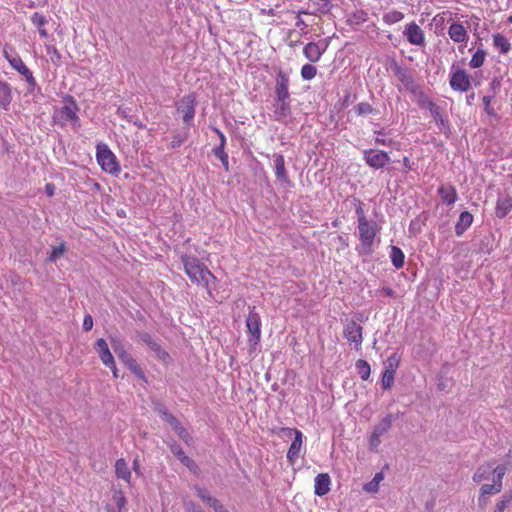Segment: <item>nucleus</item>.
<instances>
[{
    "mask_svg": "<svg viewBox=\"0 0 512 512\" xmlns=\"http://www.w3.org/2000/svg\"><path fill=\"white\" fill-rule=\"evenodd\" d=\"M492 474V462H487L480 465L475 473L473 474V481L476 483H480L484 480H488L490 475Z\"/></svg>",
    "mask_w": 512,
    "mask_h": 512,
    "instance_id": "obj_25",
    "label": "nucleus"
},
{
    "mask_svg": "<svg viewBox=\"0 0 512 512\" xmlns=\"http://www.w3.org/2000/svg\"><path fill=\"white\" fill-rule=\"evenodd\" d=\"M330 490V477L326 473L318 474L315 478V494L326 495Z\"/></svg>",
    "mask_w": 512,
    "mask_h": 512,
    "instance_id": "obj_20",
    "label": "nucleus"
},
{
    "mask_svg": "<svg viewBox=\"0 0 512 512\" xmlns=\"http://www.w3.org/2000/svg\"><path fill=\"white\" fill-rule=\"evenodd\" d=\"M176 110L182 114L185 124L190 125L195 114V99L191 95L184 96L178 103Z\"/></svg>",
    "mask_w": 512,
    "mask_h": 512,
    "instance_id": "obj_6",
    "label": "nucleus"
},
{
    "mask_svg": "<svg viewBox=\"0 0 512 512\" xmlns=\"http://www.w3.org/2000/svg\"><path fill=\"white\" fill-rule=\"evenodd\" d=\"M355 110L358 115H367L373 111V108L369 103L361 102L356 106Z\"/></svg>",
    "mask_w": 512,
    "mask_h": 512,
    "instance_id": "obj_42",
    "label": "nucleus"
},
{
    "mask_svg": "<svg viewBox=\"0 0 512 512\" xmlns=\"http://www.w3.org/2000/svg\"><path fill=\"white\" fill-rule=\"evenodd\" d=\"M93 327V318L91 315H86L83 320V329L90 331Z\"/></svg>",
    "mask_w": 512,
    "mask_h": 512,
    "instance_id": "obj_53",
    "label": "nucleus"
},
{
    "mask_svg": "<svg viewBox=\"0 0 512 512\" xmlns=\"http://www.w3.org/2000/svg\"><path fill=\"white\" fill-rule=\"evenodd\" d=\"M512 467L511 463H506L503 465H498L495 468L492 467V473L494 474L493 479L499 483L502 484V479L506 472L510 470Z\"/></svg>",
    "mask_w": 512,
    "mask_h": 512,
    "instance_id": "obj_34",
    "label": "nucleus"
},
{
    "mask_svg": "<svg viewBox=\"0 0 512 512\" xmlns=\"http://www.w3.org/2000/svg\"><path fill=\"white\" fill-rule=\"evenodd\" d=\"M359 239L362 245V253L369 255L372 252V246L377 234L376 223L369 222L367 218H362L358 223Z\"/></svg>",
    "mask_w": 512,
    "mask_h": 512,
    "instance_id": "obj_3",
    "label": "nucleus"
},
{
    "mask_svg": "<svg viewBox=\"0 0 512 512\" xmlns=\"http://www.w3.org/2000/svg\"><path fill=\"white\" fill-rule=\"evenodd\" d=\"M384 479L382 472L375 474L374 478L363 486V490L368 493H376L379 489L380 482Z\"/></svg>",
    "mask_w": 512,
    "mask_h": 512,
    "instance_id": "obj_32",
    "label": "nucleus"
},
{
    "mask_svg": "<svg viewBox=\"0 0 512 512\" xmlns=\"http://www.w3.org/2000/svg\"><path fill=\"white\" fill-rule=\"evenodd\" d=\"M438 193L444 203L448 205L454 204L457 200V192L452 185H442L438 188Z\"/></svg>",
    "mask_w": 512,
    "mask_h": 512,
    "instance_id": "obj_24",
    "label": "nucleus"
},
{
    "mask_svg": "<svg viewBox=\"0 0 512 512\" xmlns=\"http://www.w3.org/2000/svg\"><path fill=\"white\" fill-rule=\"evenodd\" d=\"M403 34L406 36L409 43L417 46H423L425 44V36L423 30L415 23H409Z\"/></svg>",
    "mask_w": 512,
    "mask_h": 512,
    "instance_id": "obj_12",
    "label": "nucleus"
},
{
    "mask_svg": "<svg viewBox=\"0 0 512 512\" xmlns=\"http://www.w3.org/2000/svg\"><path fill=\"white\" fill-rule=\"evenodd\" d=\"M159 413L163 420H165L167 423H169L172 428L178 427V424L180 423L178 419L171 414L166 408H160Z\"/></svg>",
    "mask_w": 512,
    "mask_h": 512,
    "instance_id": "obj_36",
    "label": "nucleus"
},
{
    "mask_svg": "<svg viewBox=\"0 0 512 512\" xmlns=\"http://www.w3.org/2000/svg\"><path fill=\"white\" fill-rule=\"evenodd\" d=\"M187 133L179 134L173 137V140L171 142L172 148H178L181 146V144L186 140Z\"/></svg>",
    "mask_w": 512,
    "mask_h": 512,
    "instance_id": "obj_49",
    "label": "nucleus"
},
{
    "mask_svg": "<svg viewBox=\"0 0 512 512\" xmlns=\"http://www.w3.org/2000/svg\"><path fill=\"white\" fill-rule=\"evenodd\" d=\"M6 58L9 61L10 65L16 69L22 76L25 77L28 84L34 88L36 86V80L33 77L32 72L28 69V67L23 63L19 56L10 57L6 54Z\"/></svg>",
    "mask_w": 512,
    "mask_h": 512,
    "instance_id": "obj_14",
    "label": "nucleus"
},
{
    "mask_svg": "<svg viewBox=\"0 0 512 512\" xmlns=\"http://www.w3.org/2000/svg\"><path fill=\"white\" fill-rule=\"evenodd\" d=\"M170 449H171V452L179 459V461L182 460V457L186 456V454L184 453L181 446L179 444H177L176 442H173L170 445Z\"/></svg>",
    "mask_w": 512,
    "mask_h": 512,
    "instance_id": "obj_47",
    "label": "nucleus"
},
{
    "mask_svg": "<svg viewBox=\"0 0 512 512\" xmlns=\"http://www.w3.org/2000/svg\"><path fill=\"white\" fill-rule=\"evenodd\" d=\"M473 215L464 211L460 214L459 219L455 225V233L457 236H461L472 224Z\"/></svg>",
    "mask_w": 512,
    "mask_h": 512,
    "instance_id": "obj_22",
    "label": "nucleus"
},
{
    "mask_svg": "<svg viewBox=\"0 0 512 512\" xmlns=\"http://www.w3.org/2000/svg\"><path fill=\"white\" fill-rule=\"evenodd\" d=\"M498 87H500V81L498 79H493V81L491 82V88L496 89Z\"/></svg>",
    "mask_w": 512,
    "mask_h": 512,
    "instance_id": "obj_64",
    "label": "nucleus"
},
{
    "mask_svg": "<svg viewBox=\"0 0 512 512\" xmlns=\"http://www.w3.org/2000/svg\"><path fill=\"white\" fill-rule=\"evenodd\" d=\"M429 110L434 119H439L441 117L440 107L432 102H429Z\"/></svg>",
    "mask_w": 512,
    "mask_h": 512,
    "instance_id": "obj_52",
    "label": "nucleus"
},
{
    "mask_svg": "<svg viewBox=\"0 0 512 512\" xmlns=\"http://www.w3.org/2000/svg\"><path fill=\"white\" fill-rule=\"evenodd\" d=\"M182 263L184 265L186 274L193 282L208 287L209 279H214V276L207 269V267L202 264L196 257L182 256Z\"/></svg>",
    "mask_w": 512,
    "mask_h": 512,
    "instance_id": "obj_1",
    "label": "nucleus"
},
{
    "mask_svg": "<svg viewBox=\"0 0 512 512\" xmlns=\"http://www.w3.org/2000/svg\"><path fill=\"white\" fill-rule=\"evenodd\" d=\"M115 472L118 478H121L128 483L130 482L131 472L124 459L121 458L116 461Z\"/></svg>",
    "mask_w": 512,
    "mask_h": 512,
    "instance_id": "obj_28",
    "label": "nucleus"
},
{
    "mask_svg": "<svg viewBox=\"0 0 512 512\" xmlns=\"http://www.w3.org/2000/svg\"><path fill=\"white\" fill-rule=\"evenodd\" d=\"M395 371L396 367H394L392 362H389V365L386 367L382 375L381 385L383 389L387 390L392 387Z\"/></svg>",
    "mask_w": 512,
    "mask_h": 512,
    "instance_id": "obj_29",
    "label": "nucleus"
},
{
    "mask_svg": "<svg viewBox=\"0 0 512 512\" xmlns=\"http://www.w3.org/2000/svg\"><path fill=\"white\" fill-rule=\"evenodd\" d=\"M356 214L358 216V223H360V221L362 220V218H366L365 217V214H364V210L362 208V204L359 203V205L357 206L356 208Z\"/></svg>",
    "mask_w": 512,
    "mask_h": 512,
    "instance_id": "obj_60",
    "label": "nucleus"
},
{
    "mask_svg": "<svg viewBox=\"0 0 512 512\" xmlns=\"http://www.w3.org/2000/svg\"><path fill=\"white\" fill-rule=\"evenodd\" d=\"M450 85L454 90L465 92L469 90L471 86L470 76L465 70L458 69L452 74L450 78Z\"/></svg>",
    "mask_w": 512,
    "mask_h": 512,
    "instance_id": "obj_10",
    "label": "nucleus"
},
{
    "mask_svg": "<svg viewBox=\"0 0 512 512\" xmlns=\"http://www.w3.org/2000/svg\"><path fill=\"white\" fill-rule=\"evenodd\" d=\"M328 44L321 42H310L303 48V54L307 60L312 63L318 62L322 54L326 51Z\"/></svg>",
    "mask_w": 512,
    "mask_h": 512,
    "instance_id": "obj_11",
    "label": "nucleus"
},
{
    "mask_svg": "<svg viewBox=\"0 0 512 512\" xmlns=\"http://www.w3.org/2000/svg\"><path fill=\"white\" fill-rule=\"evenodd\" d=\"M183 465H185L191 472L197 473L199 470V467L194 462V460L187 455L185 457H182V460L180 461Z\"/></svg>",
    "mask_w": 512,
    "mask_h": 512,
    "instance_id": "obj_43",
    "label": "nucleus"
},
{
    "mask_svg": "<svg viewBox=\"0 0 512 512\" xmlns=\"http://www.w3.org/2000/svg\"><path fill=\"white\" fill-rule=\"evenodd\" d=\"M112 348L117 357L140 379H144V372L136 360L125 350L122 341L117 337H110Z\"/></svg>",
    "mask_w": 512,
    "mask_h": 512,
    "instance_id": "obj_2",
    "label": "nucleus"
},
{
    "mask_svg": "<svg viewBox=\"0 0 512 512\" xmlns=\"http://www.w3.org/2000/svg\"><path fill=\"white\" fill-rule=\"evenodd\" d=\"M275 119L286 122L291 114L290 100H274Z\"/></svg>",
    "mask_w": 512,
    "mask_h": 512,
    "instance_id": "obj_16",
    "label": "nucleus"
},
{
    "mask_svg": "<svg viewBox=\"0 0 512 512\" xmlns=\"http://www.w3.org/2000/svg\"><path fill=\"white\" fill-rule=\"evenodd\" d=\"M491 99H492V96L486 95L483 97L482 100H483V104H484V110L489 116L497 117V113L490 105Z\"/></svg>",
    "mask_w": 512,
    "mask_h": 512,
    "instance_id": "obj_44",
    "label": "nucleus"
},
{
    "mask_svg": "<svg viewBox=\"0 0 512 512\" xmlns=\"http://www.w3.org/2000/svg\"><path fill=\"white\" fill-rule=\"evenodd\" d=\"M302 446V432L296 431V437H294L289 450L287 452V458L289 462L294 463L299 458L300 449Z\"/></svg>",
    "mask_w": 512,
    "mask_h": 512,
    "instance_id": "obj_21",
    "label": "nucleus"
},
{
    "mask_svg": "<svg viewBox=\"0 0 512 512\" xmlns=\"http://www.w3.org/2000/svg\"><path fill=\"white\" fill-rule=\"evenodd\" d=\"M186 510L188 512H196L197 510H202V508L200 506H197L192 501H190L186 503Z\"/></svg>",
    "mask_w": 512,
    "mask_h": 512,
    "instance_id": "obj_58",
    "label": "nucleus"
},
{
    "mask_svg": "<svg viewBox=\"0 0 512 512\" xmlns=\"http://www.w3.org/2000/svg\"><path fill=\"white\" fill-rule=\"evenodd\" d=\"M512 209V199L509 196L499 197L496 205V215L504 218Z\"/></svg>",
    "mask_w": 512,
    "mask_h": 512,
    "instance_id": "obj_27",
    "label": "nucleus"
},
{
    "mask_svg": "<svg viewBox=\"0 0 512 512\" xmlns=\"http://www.w3.org/2000/svg\"><path fill=\"white\" fill-rule=\"evenodd\" d=\"M214 131L219 135V138H220V144L218 147L224 148L225 141H226L224 134L221 131H219L217 128H214Z\"/></svg>",
    "mask_w": 512,
    "mask_h": 512,
    "instance_id": "obj_61",
    "label": "nucleus"
},
{
    "mask_svg": "<svg viewBox=\"0 0 512 512\" xmlns=\"http://www.w3.org/2000/svg\"><path fill=\"white\" fill-rule=\"evenodd\" d=\"M486 57V51L478 49L472 56L469 65L471 68H479L483 65Z\"/></svg>",
    "mask_w": 512,
    "mask_h": 512,
    "instance_id": "obj_35",
    "label": "nucleus"
},
{
    "mask_svg": "<svg viewBox=\"0 0 512 512\" xmlns=\"http://www.w3.org/2000/svg\"><path fill=\"white\" fill-rule=\"evenodd\" d=\"M302 14H309V12L307 11H304V10H299L298 13H297V20H296V23H295V26L300 28L302 33H306L305 32V29L307 27V24L305 23V21L300 17V15Z\"/></svg>",
    "mask_w": 512,
    "mask_h": 512,
    "instance_id": "obj_48",
    "label": "nucleus"
},
{
    "mask_svg": "<svg viewBox=\"0 0 512 512\" xmlns=\"http://www.w3.org/2000/svg\"><path fill=\"white\" fill-rule=\"evenodd\" d=\"M195 490H196V493L198 495L199 498H201V500H203L204 502H206V500L209 498V493L206 489L204 488H201V487H195Z\"/></svg>",
    "mask_w": 512,
    "mask_h": 512,
    "instance_id": "obj_54",
    "label": "nucleus"
},
{
    "mask_svg": "<svg viewBox=\"0 0 512 512\" xmlns=\"http://www.w3.org/2000/svg\"><path fill=\"white\" fill-rule=\"evenodd\" d=\"M95 350L106 367L114 368V357L110 352L107 342L103 338L96 341Z\"/></svg>",
    "mask_w": 512,
    "mask_h": 512,
    "instance_id": "obj_15",
    "label": "nucleus"
},
{
    "mask_svg": "<svg viewBox=\"0 0 512 512\" xmlns=\"http://www.w3.org/2000/svg\"><path fill=\"white\" fill-rule=\"evenodd\" d=\"M317 69L312 64H305L301 68V77L304 80H311L316 76Z\"/></svg>",
    "mask_w": 512,
    "mask_h": 512,
    "instance_id": "obj_37",
    "label": "nucleus"
},
{
    "mask_svg": "<svg viewBox=\"0 0 512 512\" xmlns=\"http://www.w3.org/2000/svg\"><path fill=\"white\" fill-rule=\"evenodd\" d=\"M502 487L503 485L497 483L494 479L493 484L482 485V487L480 488V496L478 499L479 505L482 507L485 506L487 504L485 496L499 493L502 490Z\"/></svg>",
    "mask_w": 512,
    "mask_h": 512,
    "instance_id": "obj_18",
    "label": "nucleus"
},
{
    "mask_svg": "<svg viewBox=\"0 0 512 512\" xmlns=\"http://www.w3.org/2000/svg\"><path fill=\"white\" fill-rule=\"evenodd\" d=\"M97 161L105 172L116 174L120 171L115 155L106 145L97 146Z\"/></svg>",
    "mask_w": 512,
    "mask_h": 512,
    "instance_id": "obj_4",
    "label": "nucleus"
},
{
    "mask_svg": "<svg viewBox=\"0 0 512 512\" xmlns=\"http://www.w3.org/2000/svg\"><path fill=\"white\" fill-rule=\"evenodd\" d=\"M216 512H220L222 511V509L224 508V506L220 503V501L218 499H215L214 501H212V504L210 505Z\"/></svg>",
    "mask_w": 512,
    "mask_h": 512,
    "instance_id": "obj_59",
    "label": "nucleus"
},
{
    "mask_svg": "<svg viewBox=\"0 0 512 512\" xmlns=\"http://www.w3.org/2000/svg\"><path fill=\"white\" fill-rule=\"evenodd\" d=\"M139 338L141 342L153 350L160 359H165L168 356V354L162 349L161 345L158 344L149 333L142 332L139 334Z\"/></svg>",
    "mask_w": 512,
    "mask_h": 512,
    "instance_id": "obj_17",
    "label": "nucleus"
},
{
    "mask_svg": "<svg viewBox=\"0 0 512 512\" xmlns=\"http://www.w3.org/2000/svg\"><path fill=\"white\" fill-rule=\"evenodd\" d=\"M10 96V87L7 83L0 81V99H8Z\"/></svg>",
    "mask_w": 512,
    "mask_h": 512,
    "instance_id": "obj_51",
    "label": "nucleus"
},
{
    "mask_svg": "<svg viewBox=\"0 0 512 512\" xmlns=\"http://www.w3.org/2000/svg\"><path fill=\"white\" fill-rule=\"evenodd\" d=\"M288 86L289 78L287 74L282 69H279L276 77L275 100H290Z\"/></svg>",
    "mask_w": 512,
    "mask_h": 512,
    "instance_id": "obj_9",
    "label": "nucleus"
},
{
    "mask_svg": "<svg viewBox=\"0 0 512 512\" xmlns=\"http://www.w3.org/2000/svg\"><path fill=\"white\" fill-rule=\"evenodd\" d=\"M174 430L176 431L178 436L186 443H188L189 440L191 439V436L188 433V431L180 423L178 424V427L174 428Z\"/></svg>",
    "mask_w": 512,
    "mask_h": 512,
    "instance_id": "obj_46",
    "label": "nucleus"
},
{
    "mask_svg": "<svg viewBox=\"0 0 512 512\" xmlns=\"http://www.w3.org/2000/svg\"><path fill=\"white\" fill-rule=\"evenodd\" d=\"M213 152H214V155L222 162L225 170L228 171L229 170L228 155L224 151V148L215 147Z\"/></svg>",
    "mask_w": 512,
    "mask_h": 512,
    "instance_id": "obj_39",
    "label": "nucleus"
},
{
    "mask_svg": "<svg viewBox=\"0 0 512 512\" xmlns=\"http://www.w3.org/2000/svg\"><path fill=\"white\" fill-rule=\"evenodd\" d=\"M393 71L395 72L396 76L403 84V86L409 92L413 94H416L418 92L419 86L415 83L414 77L408 69L402 68L401 66L395 64Z\"/></svg>",
    "mask_w": 512,
    "mask_h": 512,
    "instance_id": "obj_8",
    "label": "nucleus"
},
{
    "mask_svg": "<svg viewBox=\"0 0 512 512\" xmlns=\"http://www.w3.org/2000/svg\"><path fill=\"white\" fill-rule=\"evenodd\" d=\"M448 35L457 43L464 42L468 38L467 30L461 23H452L448 29Z\"/></svg>",
    "mask_w": 512,
    "mask_h": 512,
    "instance_id": "obj_19",
    "label": "nucleus"
},
{
    "mask_svg": "<svg viewBox=\"0 0 512 512\" xmlns=\"http://www.w3.org/2000/svg\"><path fill=\"white\" fill-rule=\"evenodd\" d=\"M32 23L38 27V29L43 28V26L47 23L46 18L38 12H35L31 17Z\"/></svg>",
    "mask_w": 512,
    "mask_h": 512,
    "instance_id": "obj_45",
    "label": "nucleus"
},
{
    "mask_svg": "<svg viewBox=\"0 0 512 512\" xmlns=\"http://www.w3.org/2000/svg\"><path fill=\"white\" fill-rule=\"evenodd\" d=\"M126 503V499L125 497L121 496L118 500H117V506L121 509Z\"/></svg>",
    "mask_w": 512,
    "mask_h": 512,
    "instance_id": "obj_63",
    "label": "nucleus"
},
{
    "mask_svg": "<svg viewBox=\"0 0 512 512\" xmlns=\"http://www.w3.org/2000/svg\"><path fill=\"white\" fill-rule=\"evenodd\" d=\"M496 506L500 509H502L503 511H505V509H507L508 507H511L512 506V490L505 493L501 500H499L496 504Z\"/></svg>",
    "mask_w": 512,
    "mask_h": 512,
    "instance_id": "obj_41",
    "label": "nucleus"
},
{
    "mask_svg": "<svg viewBox=\"0 0 512 512\" xmlns=\"http://www.w3.org/2000/svg\"><path fill=\"white\" fill-rule=\"evenodd\" d=\"M493 43L494 45L499 48L500 52L502 54H506L510 51L511 45L507 38L502 34H496L493 36Z\"/></svg>",
    "mask_w": 512,
    "mask_h": 512,
    "instance_id": "obj_30",
    "label": "nucleus"
},
{
    "mask_svg": "<svg viewBox=\"0 0 512 512\" xmlns=\"http://www.w3.org/2000/svg\"><path fill=\"white\" fill-rule=\"evenodd\" d=\"M364 156L367 164L375 169L383 168L390 161L388 154L383 151H365Z\"/></svg>",
    "mask_w": 512,
    "mask_h": 512,
    "instance_id": "obj_13",
    "label": "nucleus"
},
{
    "mask_svg": "<svg viewBox=\"0 0 512 512\" xmlns=\"http://www.w3.org/2000/svg\"><path fill=\"white\" fill-rule=\"evenodd\" d=\"M403 13L399 11H391L383 16V21L387 24H394L403 19Z\"/></svg>",
    "mask_w": 512,
    "mask_h": 512,
    "instance_id": "obj_38",
    "label": "nucleus"
},
{
    "mask_svg": "<svg viewBox=\"0 0 512 512\" xmlns=\"http://www.w3.org/2000/svg\"><path fill=\"white\" fill-rule=\"evenodd\" d=\"M65 252V244L61 243L59 246L53 247L49 257L48 261L50 262H56L61 256H63Z\"/></svg>",
    "mask_w": 512,
    "mask_h": 512,
    "instance_id": "obj_40",
    "label": "nucleus"
},
{
    "mask_svg": "<svg viewBox=\"0 0 512 512\" xmlns=\"http://www.w3.org/2000/svg\"><path fill=\"white\" fill-rule=\"evenodd\" d=\"M362 326H360L356 321L350 319L346 320L345 328L343 335L347 339L348 342L354 343L355 348L358 350L362 344Z\"/></svg>",
    "mask_w": 512,
    "mask_h": 512,
    "instance_id": "obj_5",
    "label": "nucleus"
},
{
    "mask_svg": "<svg viewBox=\"0 0 512 512\" xmlns=\"http://www.w3.org/2000/svg\"><path fill=\"white\" fill-rule=\"evenodd\" d=\"M62 113L64 114L66 120L73 121V120H77L78 119L75 111L71 107H69V106H65L63 108V112Z\"/></svg>",
    "mask_w": 512,
    "mask_h": 512,
    "instance_id": "obj_50",
    "label": "nucleus"
},
{
    "mask_svg": "<svg viewBox=\"0 0 512 512\" xmlns=\"http://www.w3.org/2000/svg\"><path fill=\"white\" fill-rule=\"evenodd\" d=\"M54 185L53 184H47L46 187H45V190H46V193L48 196H53L54 195Z\"/></svg>",
    "mask_w": 512,
    "mask_h": 512,
    "instance_id": "obj_62",
    "label": "nucleus"
},
{
    "mask_svg": "<svg viewBox=\"0 0 512 512\" xmlns=\"http://www.w3.org/2000/svg\"><path fill=\"white\" fill-rule=\"evenodd\" d=\"M296 431H298V430L294 429V428H288V427L280 429V432L282 433V435L285 437H288V438H292L293 436L296 437Z\"/></svg>",
    "mask_w": 512,
    "mask_h": 512,
    "instance_id": "obj_55",
    "label": "nucleus"
},
{
    "mask_svg": "<svg viewBox=\"0 0 512 512\" xmlns=\"http://www.w3.org/2000/svg\"><path fill=\"white\" fill-rule=\"evenodd\" d=\"M260 316L255 311V307H249V315L246 319V326L248 332L251 334V338L249 341L254 344H257L260 340L261 330H260Z\"/></svg>",
    "mask_w": 512,
    "mask_h": 512,
    "instance_id": "obj_7",
    "label": "nucleus"
},
{
    "mask_svg": "<svg viewBox=\"0 0 512 512\" xmlns=\"http://www.w3.org/2000/svg\"><path fill=\"white\" fill-rule=\"evenodd\" d=\"M380 438H381V436L376 435L375 433L372 432L371 437H370V446L372 449H376L378 447V445L381 442Z\"/></svg>",
    "mask_w": 512,
    "mask_h": 512,
    "instance_id": "obj_56",
    "label": "nucleus"
},
{
    "mask_svg": "<svg viewBox=\"0 0 512 512\" xmlns=\"http://www.w3.org/2000/svg\"><path fill=\"white\" fill-rule=\"evenodd\" d=\"M356 369L362 380L366 381L370 377L371 368L369 363L366 360L359 359L356 361Z\"/></svg>",
    "mask_w": 512,
    "mask_h": 512,
    "instance_id": "obj_33",
    "label": "nucleus"
},
{
    "mask_svg": "<svg viewBox=\"0 0 512 512\" xmlns=\"http://www.w3.org/2000/svg\"><path fill=\"white\" fill-rule=\"evenodd\" d=\"M390 257H391V261H392L393 265L397 269L403 267L405 256H404V253L402 252V250L399 247L391 246V255H390Z\"/></svg>",
    "mask_w": 512,
    "mask_h": 512,
    "instance_id": "obj_31",
    "label": "nucleus"
},
{
    "mask_svg": "<svg viewBox=\"0 0 512 512\" xmlns=\"http://www.w3.org/2000/svg\"><path fill=\"white\" fill-rule=\"evenodd\" d=\"M397 416H394L393 414H387L375 427L373 430V433L379 436H383L385 433H387L391 426L393 420H395Z\"/></svg>",
    "mask_w": 512,
    "mask_h": 512,
    "instance_id": "obj_26",
    "label": "nucleus"
},
{
    "mask_svg": "<svg viewBox=\"0 0 512 512\" xmlns=\"http://www.w3.org/2000/svg\"><path fill=\"white\" fill-rule=\"evenodd\" d=\"M366 16H367V14H366L365 12H363V11H361V12H359V13L355 14V15H354V18H355L354 23H356V24H360V23L365 22V21H366V19H367V17H366Z\"/></svg>",
    "mask_w": 512,
    "mask_h": 512,
    "instance_id": "obj_57",
    "label": "nucleus"
},
{
    "mask_svg": "<svg viewBox=\"0 0 512 512\" xmlns=\"http://www.w3.org/2000/svg\"><path fill=\"white\" fill-rule=\"evenodd\" d=\"M274 165H275V174L278 180L281 182H288V174L285 168V160L283 155L274 154Z\"/></svg>",
    "mask_w": 512,
    "mask_h": 512,
    "instance_id": "obj_23",
    "label": "nucleus"
}]
</instances>
